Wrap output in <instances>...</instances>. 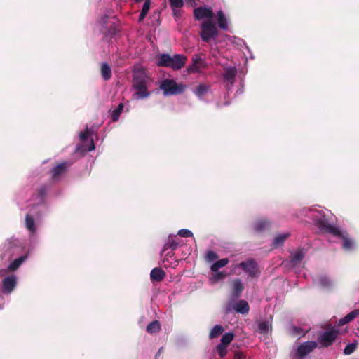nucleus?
Masks as SVG:
<instances>
[{
  "mask_svg": "<svg viewBox=\"0 0 359 359\" xmlns=\"http://www.w3.org/2000/svg\"><path fill=\"white\" fill-rule=\"evenodd\" d=\"M306 250L299 248L290 253V259L288 261V266L294 268L299 266L306 255Z\"/></svg>",
  "mask_w": 359,
  "mask_h": 359,
  "instance_id": "dca6fc26",
  "label": "nucleus"
},
{
  "mask_svg": "<svg viewBox=\"0 0 359 359\" xmlns=\"http://www.w3.org/2000/svg\"><path fill=\"white\" fill-rule=\"evenodd\" d=\"M224 331V328L221 325H216L213 327V328L210 330L209 337L210 339H214L219 337L222 334Z\"/></svg>",
  "mask_w": 359,
  "mask_h": 359,
  "instance_id": "7c9ffc66",
  "label": "nucleus"
},
{
  "mask_svg": "<svg viewBox=\"0 0 359 359\" xmlns=\"http://www.w3.org/2000/svg\"><path fill=\"white\" fill-rule=\"evenodd\" d=\"M22 243L12 237L7 239L0 247V258L4 261H10L15 256L20 255L24 250Z\"/></svg>",
  "mask_w": 359,
  "mask_h": 359,
  "instance_id": "20e7f679",
  "label": "nucleus"
},
{
  "mask_svg": "<svg viewBox=\"0 0 359 359\" xmlns=\"http://www.w3.org/2000/svg\"><path fill=\"white\" fill-rule=\"evenodd\" d=\"M269 225H270V222L267 219H261L257 220L254 224V229L257 232H260V231H263L264 229H266L267 227H269Z\"/></svg>",
  "mask_w": 359,
  "mask_h": 359,
  "instance_id": "c85d7f7f",
  "label": "nucleus"
},
{
  "mask_svg": "<svg viewBox=\"0 0 359 359\" xmlns=\"http://www.w3.org/2000/svg\"><path fill=\"white\" fill-rule=\"evenodd\" d=\"M137 90L134 94V97L137 100H142L148 97L150 95V93L147 90V86H144L142 88H135Z\"/></svg>",
  "mask_w": 359,
  "mask_h": 359,
  "instance_id": "bb28decb",
  "label": "nucleus"
},
{
  "mask_svg": "<svg viewBox=\"0 0 359 359\" xmlns=\"http://www.w3.org/2000/svg\"><path fill=\"white\" fill-rule=\"evenodd\" d=\"M178 235L183 238H189L193 236V233L189 229H182L178 231Z\"/></svg>",
  "mask_w": 359,
  "mask_h": 359,
  "instance_id": "37998d69",
  "label": "nucleus"
},
{
  "mask_svg": "<svg viewBox=\"0 0 359 359\" xmlns=\"http://www.w3.org/2000/svg\"><path fill=\"white\" fill-rule=\"evenodd\" d=\"M246 72H247L246 68H244V67H243V68H242V69H241V73L243 75H245V74H246Z\"/></svg>",
  "mask_w": 359,
  "mask_h": 359,
  "instance_id": "5fc2aeb1",
  "label": "nucleus"
},
{
  "mask_svg": "<svg viewBox=\"0 0 359 359\" xmlns=\"http://www.w3.org/2000/svg\"><path fill=\"white\" fill-rule=\"evenodd\" d=\"M185 88V85L177 83L175 81L169 79H163L160 84V88L165 96L181 94Z\"/></svg>",
  "mask_w": 359,
  "mask_h": 359,
  "instance_id": "423d86ee",
  "label": "nucleus"
},
{
  "mask_svg": "<svg viewBox=\"0 0 359 359\" xmlns=\"http://www.w3.org/2000/svg\"><path fill=\"white\" fill-rule=\"evenodd\" d=\"M229 263L228 258H223L215 262L210 266L211 271H219V269L225 266Z\"/></svg>",
  "mask_w": 359,
  "mask_h": 359,
  "instance_id": "c756f323",
  "label": "nucleus"
},
{
  "mask_svg": "<svg viewBox=\"0 0 359 359\" xmlns=\"http://www.w3.org/2000/svg\"><path fill=\"white\" fill-rule=\"evenodd\" d=\"M173 13V15L175 18H179L180 16L181 11L180 8L171 7Z\"/></svg>",
  "mask_w": 359,
  "mask_h": 359,
  "instance_id": "de8ad7c7",
  "label": "nucleus"
},
{
  "mask_svg": "<svg viewBox=\"0 0 359 359\" xmlns=\"http://www.w3.org/2000/svg\"><path fill=\"white\" fill-rule=\"evenodd\" d=\"M142 0H135L136 2H140Z\"/></svg>",
  "mask_w": 359,
  "mask_h": 359,
  "instance_id": "bf43d9fd",
  "label": "nucleus"
},
{
  "mask_svg": "<svg viewBox=\"0 0 359 359\" xmlns=\"http://www.w3.org/2000/svg\"><path fill=\"white\" fill-rule=\"evenodd\" d=\"M347 324V323L346 322V320L344 319V318L339 319V322H338V325L339 326H341V325H344Z\"/></svg>",
  "mask_w": 359,
  "mask_h": 359,
  "instance_id": "603ef678",
  "label": "nucleus"
},
{
  "mask_svg": "<svg viewBox=\"0 0 359 359\" xmlns=\"http://www.w3.org/2000/svg\"><path fill=\"white\" fill-rule=\"evenodd\" d=\"M165 276V273L160 268H154L150 273V278L153 281H161Z\"/></svg>",
  "mask_w": 359,
  "mask_h": 359,
  "instance_id": "5701e85b",
  "label": "nucleus"
},
{
  "mask_svg": "<svg viewBox=\"0 0 359 359\" xmlns=\"http://www.w3.org/2000/svg\"><path fill=\"white\" fill-rule=\"evenodd\" d=\"M212 274L211 276V280L214 282H217L219 280H221L226 277V273L224 271H212Z\"/></svg>",
  "mask_w": 359,
  "mask_h": 359,
  "instance_id": "4c0bfd02",
  "label": "nucleus"
},
{
  "mask_svg": "<svg viewBox=\"0 0 359 359\" xmlns=\"http://www.w3.org/2000/svg\"><path fill=\"white\" fill-rule=\"evenodd\" d=\"M243 90H242V89H238V90H237V92H236V94H237V95H241V94H242V93H243Z\"/></svg>",
  "mask_w": 359,
  "mask_h": 359,
  "instance_id": "4d7b16f0",
  "label": "nucleus"
},
{
  "mask_svg": "<svg viewBox=\"0 0 359 359\" xmlns=\"http://www.w3.org/2000/svg\"><path fill=\"white\" fill-rule=\"evenodd\" d=\"M69 165L70 163L67 162H62L54 167L52 169V179L54 181L58 180Z\"/></svg>",
  "mask_w": 359,
  "mask_h": 359,
  "instance_id": "aec40b11",
  "label": "nucleus"
},
{
  "mask_svg": "<svg viewBox=\"0 0 359 359\" xmlns=\"http://www.w3.org/2000/svg\"><path fill=\"white\" fill-rule=\"evenodd\" d=\"M344 319L346 320V322L347 323H348L349 322H351L350 319H349V318H348L347 315H346V316H344Z\"/></svg>",
  "mask_w": 359,
  "mask_h": 359,
  "instance_id": "6e6d98bb",
  "label": "nucleus"
},
{
  "mask_svg": "<svg viewBox=\"0 0 359 359\" xmlns=\"http://www.w3.org/2000/svg\"><path fill=\"white\" fill-rule=\"evenodd\" d=\"M237 73L236 67L228 66L224 68L223 82L227 90H231L235 81V76Z\"/></svg>",
  "mask_w": 359,
  "mask_h": 359,
  "instance_id": "ddd939ff",
  "label": "nucleus"
},
{
  "mask_svg": "<svg viewBox=\"0 0 359 359\" xmlns=\"http://www.w3.org/2000/svg\"><path fill=\"white\" fill-rule=\"evenodd\" d=\"M355 348H356V344H355V343L349 344L345 347V348L344 350V353L345 355H350L355 351Z\"/></svg>",
  "mask_w": 359,
  "mask_h": 359,
  "instance_id": "a19ab883",
  "label": "nucleus"
},
{
  "mask_svg": "<svg viewBox=\"0 0 359 359\" xmlns=\"http://www.w3.org/2000/svg\"><path fill=\"white\" fill-rule=\"evenodd\" d=\"M314 283L316 285L325 290H330L334 286V283L326 276H319L314 280Z\"/></svg>",
  "mask_w": 359,
  "mask_h": 359,
  "instance_id": "6ab92c4d",
  "label": "nucleus"
},
{
  "mask_svg": "<svg viewBox=\"0 0 359 359\" xmlns=\"http://www.w3.org/2000/svg\"><path fill=\"white\" fill-rule=\"evenodd\" d=\"M232 310H234L242 315H246L250 311V307L248 303L245 300H238L234 303L229 304L226 306V313H229Z\"/></svg>",
  "mask_w": 359,
  "mask_h": 359,
  "instance_id": "2eb2a0df",
  "label": "nucleus"
},
{
  "mask_svg": "<svg viewBox=\"0 0 359 359\" xmlns=\"http://www.w3.org/2000/svg\"><path fill=\"white\" fill-rule=\"evenodd\" d=\"M271 330V325L269 321H262L258 325V330L262 334L269 332Z\"/></svg>",
  "mask_w": 359,
  "mask_h": 359,
  "instance_id": "2f4dec72",
  "label": "nucleus"
},
{
  "mask_svg": "<svg viewBox=\"0 0 359 359\" xmlns=\"http://www.w3.org/2000/svg\"><path fill=\"white\" fill-rule=\"evenodd\" d=\"M161 329L160 323L157 320H154L151 322L147 326V331L149 333H156L158 332Z\"/></svg>",
  "mask_w": 359,
  "mask_h": 359,
  "instance_id": "473e14b6",
  "label": "nucleus"
},
{
  "mask_svg": "<svg viewBox=\"0 0 359 359\" xmlns=\"http://www.w3.org/2000/svg\"><path fill=\"white\" fill-rule=\"evenodd\" d=\"M244 289L243 283L241 279L236 278L233 281V295L238 298Z\"/></svg>",
  "mask_w": 359,
  "mask_h": 359,
  "instance_id": "4be33fe9",
  "label": "nucleus"
},
{
  "mask_svg": "<svg viewBox=\"0 0 359 359\" xmlns=\"http://www.w3.org/2000/svg\"><path fill=\"white\" fill-rule=\"evenodd\" d=\"M217 20L218 26L221 29H222L224 30L228 29V27H229L228 20L222 11H219L217 12Z\"/></svg>",
  "mask_w": 359,
  "mask_h": 359,
  "instance_id": "b1692460",
  "label": "nucleus"
},
{
  "mask_svg": "<svg viewBox=\"0 0 359 359\" xmlns=\"http://www.w3.org/2000/svg\"><path fill=\"white\" fill-rule=\"evenodd\" d=\"M243 40L241 39H237V38H233V41H232V43L233 45H241V43H243Z\"/></svg>",
  "mask_w": 359,
  "mask_h": 359,
  "instance_id": "3c124183",
  "label": "nucleus"
},
{
  "mask_svg": "<svg viewBox=\"0 0 359 359\" xmlns=\"http://www.w3.org/2000/svg\"><path fill=\"white\" fill-rule=\"evenodd\" d=\"M91 135L88 128L87 127L86 130L82 131L79 133V138L81 141H84Z\"/></svg>",
  "mask_w": 359,
  "mask_h": 359,
  "instance_id": "c03bdc74",
  "label": "nucleus"
},
{
  "mask_svg": "<svg viewBox=\"0 0 359 359\" xmlns=\"http://www.w3.org/2000/svg\"><path fill=\"white\" fill-rule=\"evenodd\" d=\"M206 67L205 61L201 55H194L191 59V63L186 71L188 74L201 73L204 67Z\"/></svg>",
  "mask_w": 359,
  "mask_h": 359,
  "instance_id": "9b49d317",
  "label": "nucleus"
},
{
  "mask_svg": "<svg viewBox=\"0 0 359 359\" xmlns=\"http://www.w3.org/2000/svg\"><path fill=\"white\" fill-rule=\"evenodd\" d=\"M305 215L312 219L315 224L323 231L330 233H337L338 227L335 226L334 215L328 210L316 208H304Z\"/></svg>",
  "mask_w": 359,
  "mask_h": 359,
  "instance_id": "f257e3e1",
  "label": "nucleus"
},
{
  "mask_svg": "<svg viewBox=\"0 0 359 359\" xmlns=\"http://www.w3.org/2000/svg\"><path fill=\"white\" fill-rule=\"evenodd\" d=\"M101 74L104 80L108 81L111 77V69L107 62H103L101 66Z\"/></svg>",
  "mask_w": 359,
  "mask_h": 359,
  "instance_id": "cd10ccee",
  "label": "nucleus"
},
{
  "mask_svg": "<svg viewBox=\"0 0 359 359\" xmlns=\"http://www.w3.org/2000/svg\"><path fill=\"white\" fill-rule=\"evenodd\" d=\"M218 258V256L216 252L212 250H209L207 252L205 255V260L207 262L211 263L215 261Z\"/></svg>",
  "mask_w": 359,
  "mask_h": 359,
  "instance_id": "ea45409f",
  "label": "nucleus"
},
{
  "mask_svg": "<svg viewBox=\"0 0 359 359\" xmlns=\"http://www.w3.org/2000/svg\"><path fill=\"white\" fill-rule=\"evenodd\" d=\"M194 14L196 20H204L201 26V37L203 42H208L217 34L216 25L212 20V9L210 7L200 6L194 9Z\"/></svg>",
  "mask_w": 359,
  "mask_h": 359,
  "instance_id": "f03ea898",
  "label": "nucleus"
},
{
  "mask_svg": "<svg viewBox=\"0 0 359 359\" xmlns=\"http://www.w3.org/2000/svg\"><path fill=\"white\" fill-rule=\"evenodd\" d=\"M149 76L147 69L142 66H136L133 72V88H142L147 86Z\"/></svg>",
  "mask_w": 359,
  "mask_h": 359,
  "instance_id": "0eeeda50",
  "label": "nucleus"
},
{
  "mask_svg": "<svg viewBox=\"0 0 359 359\" xmlns=\"http://www.w3.org/2000/svg\"><path fill=\"white\" fill-rule=\"evenodd\" d=\"M194 1H195V0H185V1H186V2H187V3H190V4H192L193 3H194Z\"/></svg>",
  "mask_w": 359,
  "mask_h": 359,
  "instance_id": "13d9d810",
  "label": "nucleus"
},
{
  "mask_svg": "<svg viewBox=\"0 0 359 359\" xmlns=\"http://www.w3.org/2000/svg\"><path fill=\"white\" fill-rule=\"evenodd\" d=\"M28 258V255H22L13 260L6 269H0V276H4L8 271H16L20 265Z\"/></svg>",
  "mask_w": 359,
  "mask_h": 359,
  "instance_id": "f3484780",
  "label": "nucleus"
},
{
  "mask_svg": "<svg viewBox=\"0 0 359 359\" xmlns=\"http://www.w3.org/2000/svg\"><path fill=\"white\" fill-rule=\"evenodd\" d=\"M46 191L47 187L46 186L41 187L35 198L37 202L34 203L31 212L27 214L25 217V227L31 236H33L36 231L34 219H39L47 211V205L44 201V196Z\"/></svg>",
  "mask_w": 359,
  "mask_h": 359,
  "instance_id": "7ed1b4c3",
  "label": "nucleus"
},
{
  "mask_svg": "<svg viewBox=\"0 0 359 359\" xmlns=\"http://www.w3.org/2000/svg\"><path fill=\"white\" fill-rule=\"evenodd\" d=\"M292 332L296 337H302L306 334V331H304L300 327L294 326L292 329Z\"/></svg>",
  "mask_w": 359,
  "mask_h": 359,
  "instance_id": "79ce46f5",
  "label": "nucleus"
},
{
  "mask_svg": "<svg viewBox=\"0 0 359 359\" xmlns=\"http://www.w3.org/2000/svg\"><path fill=\"white\" fill-rule=\"evenodd\" d=\"M150 6H151V0H145L144 3L143 4V6H142L141 13L139 16L140 21L143 20V19L145 18L148 11H149Z\"/></svg>",
  "mask_w": 359,
  "mask_h": 359,
  "instance_id": "72a5a7b5",
  "label": "nucleus"
},
{
  "mask_svg": "<svg viewBox=\"0 0 359 359\" xmlns=\"http://www.w3.org/2000/svg\"><path fill=\"white\" fill-rule=\"evenodd\" d=\"M1 277L3 279L0 285V290L4 294H10L17 285V276L15 274L6 273Z\"/></svg>",
  "mask_w": 359,
  "mask_h": 359,
  "instance_id": "9d476101",
  "label": "nucleus"
},
{
  "mask_svg": "<svg viewBox=\"0 0 359 359\" xmlns=\"http://www.w3.org/2000/svg\"><path fill=\"white\" fill-rule=\"evenodd\" d=\"M317 346V343L313 341H306L294 348L290 354V359H304Z\"/></svg>",
  "mask_w": 359,
  "mask_h": 359,
  "instance_id": "6e6552de",
  "label": "nucleus"
},
{
  "mask_svg": "<svg viewBox=\"0 0 359 359\" xmlns=\"http://www.w3.org/2000/svg\"><path fill=\"white\" fill-rule=\"evenodd\" d=\"M241 47L243 48L241 50L244 55L245 60H247V55H246V53L245 51H246L247 53L250 54V50L249 49V46H241ZM245 62H246V61H245Z\"/></svg>",
  "mask_w": 359,
  "mask_h": 359,
  "instance_id": "09e8293b",
  "label": "nucleus"
},
{
  "mask_svg": "<svg viewBox=\"0 0 359 359\" xmlns=\"http://www.w3.org/2000/svg\"><path fill=\"white\" fill-rule=\"evenodd\" d=\"M337 233H332L334 236H338L341 239V246L344 250L346 251L353 250L355 247V241L350 237L348 233L338 228Z\"/></svg>",
  "mask_w": 359,
  "mask_h": 359,
  "instance_id": "4468645a",
  "label": "nucleus"
},
{
  "mask_svg": "<svg viewBox=\"0 0 359 359\" xmlns=\"http://www.w3.org/2000/svg\"><path fill=\"white\" fill-rule=\"evenodd\" d=\"M233 359H245V355L241 352L236 351L234 353Z\"/></svg>",
  "mask_w": 359,
  "mask_h": 359,
  "instance_id": "8fccbe9b",
  "label": "nucleus"
},
{
  "mask_svg": "<svg viewBox=\"0 0 359 359\" xmlns=\"http://www.w3.org/2000/svg\"><path fill=\"white\" fill-rule=\"evenodd\" d=\"M226 346H227L220 343L217 346L216 350L220 358H224L226 355Z\"/></svg>",
  "mask_w": 359,
  "mask_h": 359,
  "instance_id": "58836bf2",
  "label": "nucleus"
},
{
  "mask_svg": "<svg viewBox=\"0 0 359 359\" xmlns=\"http://www.w3.org/2000/svg\"><path fill=\"white\" fill-rule=\"evenodd\" d=\"M186 56L181 54H175L173 56L167 53L161 54L157 65L160 67H168L174 70L180 69L185 64Z\"/></svg>",
  "mask_w": 359,
  "mask_h": 359,
  "instance_id": "39448f33",
  "label": "nucleus"
},
{
  "mask_svg": "<svg viewBox=\"0 0 359 359\" xmlns=\"http://www.w3.org/2000/svg\"><path fill=\"white\" fill-rule=\"evenodd\" d=\"M95 149V143L93 139L90 140V146L88 148L83 149V145L79 144L76 147V152H82V151H92Z\"/></svg>",
  "mask_w": 359,
  "mask_h": 359,
  "instance_id": "e433bc0d",
  "label": "nucleus"
},
{
  "mask_svg": "<svg viewBox=\"0 0 359 359\" xmlns=\"http://www.w3.org/2000/svg\"><path fill=\"white\" fill-rule=\"evenodd\" d=\"M101 26L104 33L108 32L109 34L112 35L116 33V27L115 22L111 21L109 18H104L101 21Z\"/></svg>",
  "mask_w": 359,
  "mask_h": 359,
  "instance_id": "412c9836",
  "label": "nucleus"
},
{
  "mask_svg": "<svg viewBox=\"0 0 359 359\" xmlns=\"http://www.w3.org/2000/svg\"><path fill=\"white\" fill-rule=\"evenodd\" d=\"M338 334V330L334 328L324 331L319 334L318 341L321 346L327 347L335 341Z\"/></svg>",
  "mask_w": 359,
  "mask_h": 359,
  "instance_id": "f8f14e48",
  "label": "nucleus"
},
{
  "mask_svg": "<svg viewBox=\"0 0 359 359\" xmlns=\"http://www.w3.org/2000/svg\"><path fill=\"white\" fill-rule=\"evenodd\" d=\"M234 334L232 332H226L224 334L221 338L220 344H223L226 346H228L233 339Z\"/></svg>",
  "mask_w": 359,
  "mask_h": 359,
  "instance_id": "c9c22d12",
  "label": "nucleus"
},
{
  "mask_svg": "<svg viewBox=\"0 0 359 359\" xmlns=\"http://www.w3.org/2000/svg\"><path fill=\"white\" fill-rule=\"evenodd\" d=\"M180 244V240L177 236L170 235L168 238V241L164 244L162 253L166 252L169 249H171L170 252L166 254V256L172 257L174 255L173 250H175Z\"/></svg>",
  "mask_w": 359,
  "mask_h": 359,
  "instance_id": "a211bd4d",
  "label": "nucleus"
},
{
  "mask_svg": "<svg viewBox=\"0 0 359 359\" xmlns=\"http://www.w3.org/2000/svg\"><path fill=\"white\" fill-rule=\"evenodd\" d=\"M289 236V233H279L276 236L273 241V247L278 248L282 245Z\"/></svg>",
  "mask_w": 359,
  "mask_h": 359,
  "instance_id": "a878e982",
  "label": "nucleus"
},
{
  "mask_svg": "<svg viewBox=\"0 0 359 359\" xmlns=\"http://www.w3.org/2000/svg\"><path fill=\"white\" fill-rule=\"evenodd\" d=\"M162 351H163V347H161V348H159V350L158 351L156 355V358H157L158 356H159L161 353H162Z\"/></svg>",
  "mask_w": 359,
  "mask_h": 359,
  "instance_id": "864d4df0",
  "label": "nucleus"
},
{
  "mask_svg": "<svg viewBox=\"0 0 359 359\" xmlns=\"http://www.w3.org/2000/svg\"><path fill=\"white\" fill-rule=\"evenodd\" d=\"M237 268L241 269L249 277L252 278L258 277L261 272L257 262L254 259H248L236 264L233 269Z\"/></svg>",
  "mask_w": 359,
  "mask_h": 359,
  "instance_id": "1a4fd4ad",
  "label": "nucleus"
},
{
  "mask_svg": "<svg viewBox=\"0 0 359 359\" xmlns=\"http://www.w3.org/2000/svg\"><path fill=\"white\" fill-rule=\"evenodd\" d=\"M124 105L123 103H120L117 108L114 109L111 112V118L114 121H117L119 119V116L123 110Z\"/></svg>",
  "mask_w": 359,
  "mask_h": 359,
  "instance_id": "f704fd0d",
  "label": "nucleus"
},
{
  "mask_svg": "<svg viewBox=\"0 0 359 359\" xmlns=\"http://www.w3.org/2000/svg\"><path fill=\"white\" fill-rule=\"evenodd\" d=\"M210 90V86L200 83L198 87L194 90V93L200 99L202 100L203 97L208 93Z\"/></svg>",
  "mask_w": 359,
  "mask_h": 359,
  "instance_id": "393cba45",
  "label": "nucleus"
},
{
  "mask_svg": "<svg viewBox=\"0 0 359 359\" xmlns=\"http://www.w3.org/2000/svg\"><path fill=\"white\" fill-rule=\"evenodd\" d=\"M170 6L175 8H182L184 5L183 0H169Z\"/></svg>",
  "mask_w": 359,
  "mask_h": 359,
  "instance_id": "a18cd8bd",
  "label": "nucleus"
},
{
  "mask_svg": "<svg viewBox=\"0 0 359 359\" xmlns=\"http://www.w3.org/2000/svg\"><path fill=\"white\" fill-rule=\"evenodd\" d=\"M358 316H359V309H355L347 314L348 318H349L351 321Z\"/></svg>",
  "mask_w": 359,
  "mask_h": 359,
  "instance_id": "49530a36",
  "label": "nucleus"
}]
</instances>
